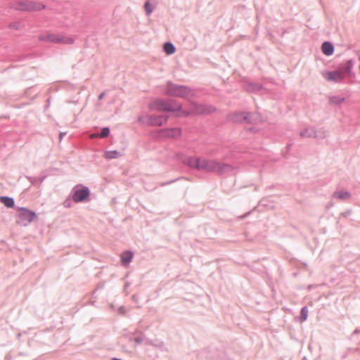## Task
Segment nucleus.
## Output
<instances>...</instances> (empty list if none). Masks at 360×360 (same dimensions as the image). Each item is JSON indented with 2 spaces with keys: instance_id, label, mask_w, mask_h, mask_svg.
I'll return each mask as SVG.
<instances>
[{
  "instance_id": "f257e3e1",
  "label": "nucleus",
  "mask_w": 360,
  "mask_h": 360,
  "mask_svg": "<svg viewBox=\"0 0 360 360\" xmlns=\"http://www.w3.org/2000/svg\"><path fill=\"white\" fill-rule=\"evenodd\" d=\"M233 167L226 163H222L215 160L201 159L200 171L204 170L207 172H214L218 174L231 172Z\"/></svg>"
},
{
  "instance_id": "f03ea898",
  "label": "nucleus",
  "mask_w": 360,
  "mask_h": 360,
  "mask_svg": "<svg viewBox=\"0 0 360 360\" xmlns=\"http://www.w3.org/2000/svg\"><path fill=\"white\" fill-rule=\"evenodd\" d=\"M148 108L150 110H155L158 112H172L180 111L181 105L175 100H165L162 98H157L150 103Z\"/></svg>"
},
{
  "instance_id": "7ed1b4c3",
  "label": "nucleus",
  "mask_w": 360,
  "mask_h": 360,
  "mask_svg": "<svg viewBox=\"0 0 360 360\" xmlns=\"http://www.w3.org/2000/svg\"><path fill=\"white\" fill-rule=\"evenodd\" d=\"M10 8L20 11L34 12L44 9L46 6L39 1L24 0L12 2L10 4Z\"/></svg>"
},
{
  "instance_id": "20e7f679",
  "label": "nucleus",
  "mask_w": 360,
  "mask_h": 360,
  "mask_svg": "<svg viewBox=\"0 0 360 360\" xmlns=\"http://www.w3.org/2000/svg\"><path fill=\"white\" fill-rule=\"evenodd\" d=\"M191 92L192 91L188 86L168 82L165 94L167 96L184 98H187Z\"/></svg>"
},
{
  "instance_id": "39448f33",
  "label": "nucleus",
  "mask_w": 360,
  "mask_h": 360,
  "mask_svg": "<svg viewBox=\"0 0 360 360\" xmlns=\"http://www.w3.org/2000/svg\"><path fill=\"white\" fill-rule=\"evenodd\" d=\"M18 214L16 216L17 224L22 226H27L34 220L37 219V214L35 212L24 207H18Z\"/></svg>"
},
{
  "instance_id": "423d86ee",
  "label": "nucleus",
  "mask_w": 360,
  "mask_h": 360,
  "mask_svg": "<svg viewBox=\"0 0 360 360\" xmlns=\"http://www.w3.org/2000/svg\"><path fill=\"white\" fill-rule=\"evenodd\" d=\"M168 116L165 115H145L139 116L138 122L148 126H158L160 127L165 124L167 122Z\"/></svg>"
},
{
  "instance_id": "0eeeda50",
  "label": "nucleus",
  "mask_w": 360,
  "mask_h": 360,
  "mask_svg": "<svg viewBox=\"0 0 360 360\" xmlns=\"http://www.w3.org/2000/svg\"><path fill=\"white\" fill-rule=\"evenodd\" d=\"M90 190L88 187L81 184L77 185L72 190V200L75 202H82L89 200Z\"/></svg>"
},
{
  "instance_id": "6e6552de",
  "label": "nucleus",
  "mask_w": 360,
  "mask_h": 360,
  "mask_svg": "<svg viewBox=\"0 0 360 360\" xmlns=\"http://www.w3.org/2000/svg\"><path fill=\"white\" fill-rule=\"evenodd\" d=\"M160 137L176 139L181 135V129L180 128H165L160 129L158 131Z\"/></svg>"
},
{
  "instance_id": "1a4fd4ad",
  "label": "nucleus",
  "mask_w": 360,
  "mask_h": 360,
  "mask_svg": "<svg viewBox=\"0 0 360 360\" xmlns=\"http://www.w3.org/2000/svg\"><path fill=\"white\" fill-rule=\"evenodd\" d=\"M192 106L193 112L198 115L211 113L216 110L215 108L212 105H205L196 103H192Z\"/></svg>"
},
{
  "instance_id": "9d476101",
  "label": "nucleus",
  "mask_w": 360,
  "mask_h": 360,
  "mask_svg": "<svg viewBox=\"0 0 360 360\" xmlns=\"http://www.w3.org/2000/svg\"><path fill=\"white\" fill-rule=\"evenodd\" d=\"M227 120L233 123H242L248 120V112H235L227 115Z\"/></svg>"
},
{
  "instance_id": "9b49d317",
  "label": "nucleus",
  "mask_w": 360,
  "mask_h": 360,
  "mask_svg": "<svg viewBox=\"0 0 360 360\" xmlns=\"http://www.w3.org/2000/svg\"><path fill=\"white\" fill-rule=\"evenodd\" d=\"M345 75L342 71L338 70L335 71H328L326 73V79L328 81L334 82H340L343 80Z\"/></svg>"
},
{
  "instance_id": "f8f14e48",
  "label": "nucleus",
  "mask_w": 360,
  "mask_h": 360,
  "mask_svg": "<svg viewBox=\"0 0 360 360\" xmlns=\"http://www.w3.org/2000/svg\"><path fill=\"white\" fill-rule=\"evenodd\" d=\"M354 66V60L350 59L344 63H341L339 69L342 71L343 74L347 73L349 77H354L355 74L352 72V69Z\"/></svg>"
},
{
  "instance_id": "ddd939ff",
  "label": "nucleus",
  "mask_w": 360,
  "mask_h": 360,
  "mask_svg": "<svg viewBox=\"0 0 360 360\" xmlns=\"http://www.w3.org/2000/svg\"><path fill=\"white\" fill-rule=\"evenodd\" d=\"M200 158H197L194 156H188L186 161L184 165H187L191 169H195L200 171Z\"/></svg>"
},
{
  "instance_id": "4468645a",
  "label": "nucleus",
  "mask_w": 360,
  "mask_h": 360,
  "mask_svg": "<svg viewBox=\"0 0 360 360\" xmlns=\"http://www.w3.org/2000/svg\"><path fill=\"white\" fill-rule=\"evenodd\" d=\"M352 194L349 191L340 190L333 193V198L341 201H346L351 198Z\"/></svg>"
},
{
  "instance_id": "2eb2a0df",
  "label": "nucleus",
  "mask_w": 360,
  "mask_h": 360,
  "mask_svg": "<svg viewBox=\"0 0 360 360\" xmlns=\"http://www.w3.org/2000/svg\"><path fill=\"white\" fill-rule=\"evenodd\" d=\"M321 50L326 56H331L334 53V46L331 42L324 41L321 45Z\"/></svg>"
},
{
  "instance_id": "dca6fc26",
  "label": "nucleus",
  "mask_w": 360,
  "mask_h": 360,
  "mask_svg": "<svg viewBox=\"0 0 360 360\" xmlns=\"http://www.w3.org/2000/svg\"><path fill=\"white\" fill-rule=\"evenodd\" d=\"M133 258V253L131 251H125L121 255V262L122 265H128Z\"/></svg>"
},
{
  "instance_id": "f3484780",
  "label": "nucleus",
  "mask_w": 360,
  "mask_h": 360,
  "mask_svg": "<svg viewBox=\"0 0 360 360\" xmlns=\"http://www.w3.org/2000/svg\"><path fill=\"white\" fill-rule=\"evenodd\" d=\"M300 135L302 137H306V138H311V137H316V131L314 127L311 128H307L304 129L303 131H300Z\"/></svg>"
},
{
  "instance_id": "a211bd4d",
  "label": "nucleus",
  "mask_w": 360,
  "mask_h": 360,
  "mask_svg": "<svg viewBox=\"0 0 360 360\" xmlns=\"http://www.w3.org/2000/svg\"><path fill=\"white\" fill-rule=\"evenodd\" d=\"M58 34H48L46 35H42L39 37V39L45 41L58 43Z\"/></svg>"
},
{
  "instance_id": "6ab92c4d",
  "label": "nucleus",
  "mask_w": 360,
  "mask_h": 360,
  "mask_svg": "<svg viewBox=\"0 0 360 360\" xmlns=\"http://www.w3.org/2000/svg\"><path fill=\"white\" fill-rule=\"evenodd\" d=\"M0 201L8 208H13L15 207V201L13 198L8 196H1Z\"/></svg>"
},
{
  "instance_id": "aec40b11",
  "label": "nucleus",
  "mask_w": 360,
  "mask_h": 360,
  "mask_svg": "<svg viewBox=\"0 0 360 360\" xmlns=\"http://www.w3.org/2000/svg\"><path fill=\"white\" fill-rule=\"evenodd\" d=\"M164 51L167 55H172L175 53L176 47L172 42H165L163 45Z\"/></svg>"
},
{
  "instance_id": "412c9836",
  "label": "nucleus",
  "mask_w": 360,
  "mask_h": 360,
  "mask_svg": "<svg viewBox=\"0 0 360 360\" xmlns=\"http://www.w3.org/2000/svg\"><path fill=\"white\" fill-rule=\"evenodd\" d=\"M120 156H122L121 152L116 150L105 151L104 154V157L108 160L116 159Z\"/></svg>"
},
{
  "instance_id": "4be33fe9",
  "label": "nucleus",
  "mask_w": 360,
  "mask_h": 360,
  "mask_svg": "<svg viewBox=\"0 0 360 360\" xmlns=\"http://www.w3.org/2000/svg\"><path fill=\"white\" fill-rule=\"evenodd\" d=\"M74 42H75V40L72 37H64L62 35H59V37H58V43H60V44H74Z\"/></svg>"
},
{
  "instance_id": "5701e85b",
  "label": "nucleus",
  "mask_w": 360,
  "mask_h": 360,
  "mask_svg": "<svg viewBox=\"0 0 360 360\" xmlns=\"http://www.w3.org/2000/svg\"><path fill=\"white\" fill-rule=\"evenodd\" d=\"M211 357L212 360H229L223 352H214Z\"/></svg>"
},
{
  "instance_id": "b1692460",
  "label": "nucleus",
  "mask_w": 360,
  "mask_h": 360,
  "mask_svg": "<svg viewBox=\"0 0 360 360\" xmlns=\"http://www.w3.org/2000/svg\"><path fill=\"white\" fill-rule=\"evenodd\" d=\"M345 101V98L340 96H331L329 99L330 104L340 105Z\"/></svg>"
},
{
  "instance_id": "393cba45",
  "label": "nucleus",
  "mask_w": 360,
  "mask_h": 360,
  "mask_svg": "<svg viewBox=\"0 0 360 360\" xmlns=\"http://www.w3.org/2000/svg\"><path fill=\"white\" fill-rule=\"evenodd\" d=\"M308 313H309V310H308L307 307L304 306L301 309L300 317L301 322H303L307 320V316H308Z\"/></svg>"
},
{
  "instance_id": "a878e982",
  "label": "nucleus",
  "mask_w": 360,
  "mask_h": 360,
  "mask_svg": "<svg viewBox=\"0 0 360 360\" xmlns=\"http://www.w3.org/2000/svg\"><path fill=\"white\" fill-rule=\"evenodd\" d=\"M188 156L184 155L182 153H177L175 154L174 158L176 160L181 162L183 164H185Z\"/></svg>"
},
{
  "instance_id": "bb28decb",
  "label": "nucleus",
  "mask_w": 360,
  "mask_h": 360,
  "mask_svg": "<svg viewBox=\"0 0 360 360\" xmlns=\"http://www.w3.org/2000/svg\"><path fill=\"white\" fill-rule=\"evenodd\" d=\"M262 89V86L259 84H254L249 82V91H259Z\"/></svg>"
},
{
  "instance_id": "cd10ccee",
  "label": "nucleus",
  "mask_w": 360,
  "mask_h": 360,
  "mask_svg": "<svg viewBox=\"0 0 360 360\" xmlns=\"http://www.w3.org/2000/svg\"><path fill=\"white\" fill-rule=\"evenodd\" d=\"M110 134V129L108 127H103L101 129V132L99 134V136L101 138L108 137Z\"/></svg>"
},
{
  "instance_id": "c85d7f7f",
  "label": "nucleus",
  "mask_w": 360,
  "mask_h": 360,
  "mask_svg": "<svg viewBox=\"0 0 360 360\" xmlns=\"http://www.w3.org/2000/svg\"><path fill=\"white\" fill-rule=\"evenodd\" d=\"M175 112H178L176 116V117H188L191 115V112L188 110L181 109L180 111H176Z\"/></svg>"
},
{
  "instance_id": "c756f323",
  "label": "nucleus",
  "mask_w": 360,
  "mask_h": 360,
  "mask_svg": "<svg viewBox=\"0 0 360 360\" xmlns=\"http://www.w3.org/2000/svg\"><path fill=\"white\" fill-rule=\"evenodd\" d=\"M146 15H149L153 12V8L149 1H146L144 5Z\"/></svg>"
},
{
  "instance_id": "7c9ffc66",
  "label": "nucleus",
  "mask_w": 360,
  "mask_h": 360,
  "mask_svg": "<svg viewBox=\"0 0 360 360\" xmlns=\"http://www.w3.org/2000/svg\"><path fill=\"white\" fill-rule=\"evenodd\" d=\"M9 27L13 30H20L21 27V23L18 22H12L9 25Z\"/></svg>"
},
{
  "instance_id": "2f4dec72",
  "label": "nucleus",
  "mask_w": 360,
  "mask_h": 360,
  "mask_svg": "<svg viewBox=\"0 0 360 360\" xmlns=\"http://www.w3.org/2000/svg\"><path fill=\"white\" fill-rule=\"evenodd\" d=\"M181 178H178V179H172V180H170V181H166V182H161V183H160V186H167V185L172 184L176 182V181H178Z\"/></svg>"
},
{
  "instance_id": "473e14b6",
  "label": "nucleus",
  "mask_w": 360,
  "mask_h": 360,
  "mask_svg": "<svg viewBox=\"0 0 360 360\" xmlns=\"http://www.w3.org/2000/svg\"><path fill=\"white\" fill-rule=\"evenodd\" d=\"M63 206L65 207H70L71 205H72V202H71V200L70 199H66L63 203Z\"/></svg>"
},
{
  "instance_id": "72a5a7b5",
  "label": "nucleus",
  "mask_w": 360,
  "mask_h": 360,
  "mask_svg": "<svg viewBox=\"0 0 360 360\" xmlns=\"http://www.w3.org/2000/svg\"><path fill=\"white\" fill-rule=\"evenodd\" d=\"M136 345H140L143 342V338L141 337H136L133 339Z\"/></svg>"
},
{
  "instance_id": "f704fd0d",
  "label": "nucleus",
  "mask_w": 360,
  "mask_h": 360,
  "mask_svg": "<svg viewBox=\"0 0 360 360\" xmlns=\"http://www.w3.org/2000/svg\"><path fill=\"white\" fill-rule=\"evenodd\" d=\"M131 299L134 302L138 303L139 302V296L137 295H133Z\"/></svg>"
},
{
  "instance_id": "c9c22d12",
  "label": "nucleus",
  "mask_w": 360,
  "mask_h": 360,
  "mask_svg": "<svg viewBox=\"0 0 360 360\" xmlns=\"http://www.w3.org/2000/svg\"><path fill=\"white\" fill-rule=\"evenodd\" d=\"M28 179L32 184H35L37 182V178L28 177Z\"/></svg>"
},
{
  "instance_id": "e433bc0d",
  "label": "nucleus",
  "mask_w": 360,
  "mask_h": 360,
  "mask_svg": "<svg viewBox=\"0 0 360 360\" xmlns=\"http://www.w3.org/2000/svg\"><path fill=\"white\" fill-rule=\"evenodd\" d=\"M66 134V132H60L59 134V141H61L63 136Z\"/></svg>"
},
{
  "instance_id": "4c0bfd02",
  "label": "nucleus",
  "mask_w": 360,
  "mask_h": 360,
  "mask_svg": "<svg viewBox=\"0 0 360 360\" xmlns=\"http://www.w3.org/2000/svg\"><path fill=\"white\" fill-rule=\"evenodd\" d=\"M104 95H105V93H104V92L101 93V94H99L98 97V100H101V99H103V98L104 97Z\"/></svg>"
},
{
  "instance_id": "58836bf2",
  "label": "nucleus",
  "mask_w": 360,
  "mask_h": 360,
  "mask_svg": "<svg viewBox=\"0 0 360 360\" xmlns=\"http://www.w3.org/2000/svg\"><path fill=\"white\" fill-rule=\"evenodd\" d=\"M360 333V330H357V329H356V330H355L354 331V334H357V333Z\"/></svg>"
},
{
  "instance_id": "ea45409f",
  "label": "nucleus",
  "mask_w": 360,
  "mask_h": 360,
  "mask_svg": "<svg viewBox=\"0 0 360 360\" xmlns=\"http://www.w3.org/2000/svg\"><path fill=\"white\" fill-rule=\"evenodd\" d=\"M112 360H122L121 359H118V358H112Z\"/></svg>"
},
{
  "instance_id": "a19ab883",
  "label": "nucleus",
  "mask_w": 360,
  "mask_h": 360,
  "mask_svg": "<svg viewBox=\"0 0 360 360\" xmlns=\"http://www.w3.org/2000/svg\"><path fill=\"white\" fill-rule=\"evenodd\" d=\"M290 147H291V144H289V145H288V146H287V148H288V149H289V148H290Z\"/></svg>"
},
{
  "instance_id": "79ce46f5",
  "label": "nucleus",
  "mask_w": 360,
  "mask_h": 360,
  "mask_svg": "<svg viewBox=\"0 0 360 360\" xmlns=\"http://www.w3.org/2000/svg\"><path fill=\"white\" fill-rule=\"evenodd\" d=\"M246 217V214H244L243 216H242L241 217H242V218H243V217Z\"/></svg>"
},
{
  "instance_id": "37998d69",
  "label": "nucleus",
  "mask_w": 360,
  "mask_h": 360,
  "mask_svg": "<svg viewBox=\"0 0 360 360\" xmlns=\"http://www.w3.org/2000/svg\"><path fill=\"white\" fill-rule=\"evenodd\" d=\"M248 130H249V131H250L252 130V129L249 127Z\"/></svg>"
},
{
  "instance_id": "c03bdc74",
  "label": "nucleus",
  "mask_w": 360,
  "mask_h": 360,
  "mask_svg": "<svg viewBox=\"0 0 360 360\" xmlns=\"http://www.w3.org/2000/svg\"><path fill=\"white\" fill-rule=\"evenodd\" d=\"M248 116H249V117L250 116V112H249V114H248Z\"/></svg>"
}]
</instances>
